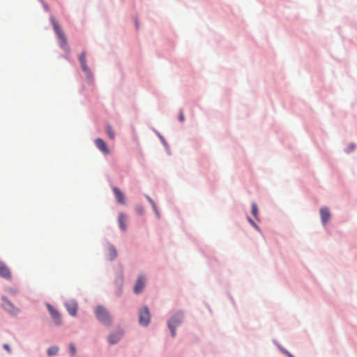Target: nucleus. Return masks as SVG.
Masks as SVG:
<instances>
[{
	"mask_svg": "<svg viewBox=\"0 0 357 357\" xmlns=\"http://www.w3.org/2000/svg\"><path fill=\"white\" fill-rule=\"evenodd\" d=\"M179 119H180V121H182V120H183V116H182L181 114H180Z\"/></svg>",
	"mask_w": 357,
	"mask_h": 357,
	"instance_id": "26",
	"label": "nucleus"
},
{
	"mask_svg": "<svg viewBox=\"0 0 357 357\" xmlns=\"http://www.w3.org/2000/svg\"><path fill=\"white\" fill-rule=\"evenodd\" d=\"M178 324V319L177 315H174L167 323L168 328L171 331L172 336L175 337L176 335V328Z\"/></svg>",
	"mask_w": 357,
	"mask_h": 357,
	"instance_id": "5",
	"label": "nucleus"
},
{
	"mask_svg": "<svg viewBox=\"0 0 357 357\" xmlns=\"http://www.w3.org/2000/svg\"><path fill=\"white\" fill-rule=\"evenodd\" d=\"M3 307L8 311L9 313L12 314H17L19 312V309L15 307L10 301H8L6 298L2 297Z\"/></svg>",
	"mask_w": 357,
	"mask_h": 357,
	"instance_id": "4",
	"label": "nucleus"
},
{
	"mask_svg": "<svg viewBox=\"0 0 357 357\" xmlns=\"http://www.w3.org/2000/svg\"><path fill=\"white\" fill-rule=\"evenodd\" d=\"M151 321V314L149 308L146 306L139 310V323L143 326L149 325Z\"/></svg>",
	"mask_w": 357,
	"mask_h": 357,
	"instance_id": "3",
	"label": "nucleus"
},
{
	"mask_svg": "<svg viewBox=\"0 0 357 357\" xmlns=\"http://www.w3.org/2000/svg\"><path fill=\"white\" fill-rule=\"evenodd\" d=\"M59 351V348L58 347H52L48 349L47 350V354L49 356H53V355H55L57 354V352Z\"/></svg>",
	"mask_w": 357,
	"mask_h": 357,
	"instance_id": "17",
	"label": "nucleus"
},
{
	"mask_svg": "<svg viewBox=\"0 0 357 357\" xmlns=\"http://www.w3.org/2000/svg\"><path fill=\"white\" fill-rule=\"evenodd\" d=\"M96 145L98 147V149L104 153H108L109 149L107 146V144L105 142L100 138H98L95 141Z\"/></svg>",
	"mask_w": 357,
	"mask_h": 357,
	"instance_id": "11",
	"label": "nucleus"
},
{
	"mask_svg": "<svg viewBox=\"0 0 357 357\" xmlns=\"http://www.w3.org/2000/svg\"><path fill=\"white\" fill-rule=\"evenodd\" d=\"M0 275L6 280H10L12 278L10 269L2 261H0Z\"/></svg>",
	"mask_w": 357,
	"mask_h": 357,
	"instance_id": "8",
	"label": "nucleus"
},
{
	"mask_svg": "<svg viewBox=\"0 0 357 357\" xmlns=\"http://www.w3.org/2000/svg\"><path fill=\"white\" fill-rule=\"evenodd\" d=\"M248 220L253 227H255L257 229L258 228L257 225L253 222L252 220H251L250 218H248Z\"/></svg>",
	"mask_w": 357,
	"mask_h": 357,
	"instance_id": "25",
	"label": "nucleus"
},
{
	"mask_svg": "<svg viewBox=\"0 0 357 357\" xmlns=\"http://www.w3.org/2000/svg\"><path fill=\"white\" fill-rule=\"evenodd\" d=\"M288 356H289V357H294V356H293L291 354H290L289 353H288Z\"/></svg>",
	"mask_w": 357,
	"mask_h": 357,
	"instance_id": "27",
	"label": "nucleus"
},
{
	"mask_svg": "<svg viewBox=\"0 0 357 357\" xmlns=\"http://www.w3.org/2000/svg\"><path fill=\"white\" fill-rule=\"evenodd\" d=\"M53 28L59 38L60 46L65 50H68V42L64 33L62 31L59 24L56 21L52 18L51 19Z\"/></svg>",
	"mask_w": 357,
	"mask_h": 357,
	"instance_id": "2",
	"label": "nucleus"
},
{
	"mask_svg": "<svg viewBox=\"0 0 357 357\" xmlns=\"http://www.w3.org/2000/svg\"><path fill=\"white\" fill-rule=\"evenodd\" d=\"M47 307L52 315L54 323L56 325H60L61 324V318L59 312L50 304H47Z\"/></svg>",
	"mask_w": 357,
	"mask_h": 357,
	"instance_id": "7",
	"label": "nucleus"
},
{
	"mask_svg": "<svg viewBox=\"0 0 357 357\" xmlns=\"http://www.w3.org/2000/svg\"><path fill=\"white\" fill-rule=\"evenodd\" d=\"M122 336H123L122 332H118L117 333H115V334H110L109 335L108 340L110 344H113L118 342Z\"/></svg>",
	"mask_w": 357,
	"mask_h": 357,
	"instance_id": "13",
	"label": "nucleus"
},
{
	"mask_svg": "<svg viewBox=\"0 0 357 357\" xmlns=\"http://www.w3.org/2000/svg\"><path fill=\"white\" fill-rule=\"evenodd\" d=\"M3 347L8 352V353H10L11 352V349L10 347H9L8 344H4L3 345Z\"/></svg>",
	"mask_w": 357,
	"mask_h": 357,
	"instance_id": "24",
	"label": "nucleus"
},
{
	"mask_svg": "<svg viewBox=\"0 0 357 357\" xmlns=\"http://www.w3.org/2000/svg\"><path fill=\"white\" fill-rule=\"evenodd\" d=\"M258 213V208L255 203L252 204V214L257 219Z\"/></svg>",
	"mask_w": 357,
	"mask_h": 357,
	"instance_id": "19",
	"label": "nucleus"
},
{
	"mask_svg": "<svg viewBox=\"0 0 357 357\" xmlns=\"http://www.w3.org/2000/svg\"><path fill=\"white\" fill-rule=\"evenodd\" d=\"M118 221L120 228L124 231L126 229V217L123 213H119Z\"/></svg>",
	"mask_w": 357,
	"mask_h": 357,
	"instance_id": "14",
	"label": "nucleus"
},
{
	"mask_svg": "<svg viewBox=\"0 0 357 357\" xmlns=\"http://www.w3.org/2000/svg\"><path fill=\"white\" fill-rule=\"evenodd\" d=\"M136 211H137V213L138 214L142 215V214H143V213H144V208H143V207H142V206H137L136 207Z\"/></svg>",
	"mask_w": 357,
	"mask_h": 357,
	"instance_id": "23",
	"label": "nucleus"
},
{
	"mask_svg": "<svg viewBox=\"0 0 357 357\" xmlns=\"http://www.w3.org/2000/svg\"><path fill=\"white\" fill-rule=\"evenodd\" d=\"M117 255V252L113 246H109L107 248V257L109 260H113Z\"/></svg>",
	"mask_w": 357,
	"mask_h": 357,
	"instance_id": "15",
	"label": "nucleus"
},
{
	"mask_svg": "<svg viewBox=\"0 0 357 357\" xmlns=\"http://www.w3.org/2000/svg\"><path fill=\"white\" fill-rule=\"evenodd\" d=\"M97 319L104 325L110 326L112 322V317L106 308L102 306H98L95 310Z\"/></svg>",
	"mask_w": 357,
	"mask_h": 357,
	"instance_id": "1",
	"label": "nucleus"
},
{
	"mask_svg": "<svg viewBox=\"0 0 357 357\" xmlns=\"http://www.w3.org/2000/svg\"><path fill=\"white\" fill-rule=\"evenodd\" d=\"M147 200L149 201V202L151 204V205L152 206L156 215L158 218L160 217V215H159V213H158V211L157 209V207H156V205H155V203L154 202V201L149 196H146Z\"/></svg>",
	"mask_w": 357,
	"mask_h": 357,
	"instance_id": "16",
	"label": "nucleus"
},
{
	"mask_svg": "<svg viewBox=\"0 0 357 357\" xmlns=\"http://www.w3.org/2000/svg\"><path fill=\"white\" fill-rule=\"evenodd\" d=\"M320 216L324 225H326L330 219V212L328 208H321L320 209Z\"/></svg>",
	"mask_w": 357,
	"mask_h": 357,
	"instance_id": "12",
	"label": "nucleus"
},
{
	"mask_svg": "<svg viewBox=\"0 0 357 357\" xmlns=\"http://www.w3.org/2000/svg\"><path fill=\"white\" fill-rule=\"evenodd\" d=\"M81 67H82V70H83V71H84L86 75H89V74H90V69H89V67L87 66L86 63H82V64H81Z\"/></svg>",
	"mask_w": 357,
	"mask_h": 357,
	"instance_id": "20",
	"label": "nucleus"
},
{
	"mask_svg": "<svg viewBox=\"0 0 357 357\" xmlns=\"http://www.w3.org/2000/svg\"><path fill=\"white\" fill-rule=\"evenodd\" d=\"M80 64L86 63L85 52H82L79 56Z\"/></svg>",
	"mask_w": 357,
	"mask_h": 357,
	"instance_id": "21",
	"label": "nucleus"
},
{
	"mask_svg": "<svg viewBox=\"0 0 357 357\" xmlns=\"http://www.w3.org/2000/svg\"><path fill=\"white\" fill-rule=\"evenodd\" d=\"M66 310L71 316H75L78 308V304L75 301L71 300L66 303Z\"/></svg>",
	"mask_w": 357,
	"mask_h": 357,
	"instance_id": "6",
	"label": "nucleus"
},
{
	"mask_svg": "<svg viewBox=\"0 0 357 357\" xmlns=\"http://www.w3.org/2000/svg\"><path fill=\"white\" fill-rule=\"evenodd\" d=\"M107 132L111 139H114V132L112 130V126L109 125L107 126Z\"/></svg>",
	"mask_w": 357,
	"mask_h": 357,
	"instance_id": "18",
	"label": "nucleus"
},
{
	"mask_svg": "<svg viewBox=\"0 0 357 357\" xmlns=\"http://www.w3.org/2000/svg\"><path fill=\"white\" fill-rule=\"evenodd\" d=\"M70 351L71 353V355H75L76 353V348L73 344H70L69 345Z\"/></svg>",
	"mask_w": 357,
	"mask_h": 357,
	"instance_id": "22",
	"label": "nucleus"
},
{
	"mask_svg": "<svg viewBox=\"0 0 357 357\" xmlns=\"http://www.w3.org/2000/svg\"><path fill=\"white\" fill-rule=\"evenodd\" d=\"M136 26L138 27L139 26V24H138V22H136Z\"/></svg>",
	"mask_w": 357,
	"mask_h": 357,
	"instance_id": "28",
	"label": "nucleus"
},
{
	"mask_svg": "<svg viewBox=\"0 0 357 357\" xmlns=\"http://www.w3.org/2000/svg\"><path fill=\"white\" fill-rule=\"evenodd\" d=\"M112 190L118 203L121 204H125V197L123 193L120 190V189L116 187H114L113 188Z\"/></svg>",
	"mask_w": 357,
	"mask_h": 357,
	"instance_id": "10",
	"label": "nucleus"
},
{
	"mask_svg": "<svg viewBox=\"0 0 357 357\" xmlns=\"http://www.w3.org/2000/svg\"><path fill=\"white\" fill-rule=\"evenodd\" d=\"M146 280L143 276H139L136 282L134 287V291L135 294H139L142 291L145 286Z\"/></svg>",
	"mask_w": 357,
	"mask_h": 357,
	"instance_id": "9",
	"label": "nucleus"
}]
</instances>
